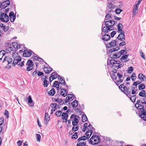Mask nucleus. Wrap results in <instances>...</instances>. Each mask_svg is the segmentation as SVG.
<instances>
[{
	"label": "nucleus",
	"mask_w": 146,
	"mask_h": 146,
	"mask_svg": "<svg viewBox=\"0 0 146 146\" xmlns=\"http://www.w3.org/2000/svg\"><path fill=\"white\" fill-rule=\"evenodd\" d=\"M53 86L56 87L58 90L62 88V86H60V83L57 81H55L54 82L53 84Z\"/></svg>",
	"instance_id": "nucleus-19"
},
{
	"label": "nucleus",
	"mask_w": 146,
	"mask_h": 146,
	"mask_svg": "<svg viewBox=\"0 0 146 146\" xmlns=\"http://www.w3.org/2000/svg\"><path fill=\"white\" fill-rule=\"evenodd\" d=\"M100 141V139L99 136L97 135H93L89 141V143L92 145L97 144Z\"/></svg>",
	"instance_id": "nucleus-4"
},
{
	"label": "nucleus",
	"mask_w": 146,
	"mask_h": 146,
	"mask_svg": "<svg viewBox=\"0 0 146 146\" xmlns=\"http://www.w3.org/2000/svg\"><path fill=\"white\" fill-rule=\"evenodd\" d=\"M138 77L142 82L146 81V77L142 73L139 74L138 75Z\"/></svg>",
	"instance_id": "nucleus-18"
},
{
	"label": "nucleus",
	"mask_w": 146,
	"mask_h": 146,
	"mask_svg": "<svg viewBox=\"0 0 146 146\" xmlns=\"http://www.w3.org/2000/svg\"><path fill=\"white\" fill-rule=\"evenodd\" d=\"M117 26V30L118 33L124 31L122 30V29H123V25L122 24L119 23Z\"/></svg>",
	"instance_id": "nucleus-25"
},
{
	"label": "nucleus",
	"mask_w": 146,
	"mask_h": 146,
	"mask_svg": "<svg viewBox=\"0 0 146 146\" xmlns=\"http://www.w3.org/2000/svg\"><path fill=\"white\" fill-rule=\"evenodd\" d=\"M74 110L76 111L77 113L79 112V114L80 115H81L82 114V112L80 110L79 108H74Z\"/></svg>",
	"instance_id": "nucleus-56"
},
{
	"label": "nucleus",
	"mask_w": 146,
	"mask_h": 146,
	"mask_svg": "<svg viewBox=\"0 0 146 146\" xmlns=\"http://www.w3.org/2000/svg\"><path fill=\"white\" fill-rule=\"evenodd\" d=\"M32 51L30 50H25L23 52V55L25 57H29L32 53Z\"/></svg>",
	"instance_id": "nucleus-10"
},
{
	"label": "nucleus",
	"mask_w": 146,
	"mask_h": 146,
	"mask_svg": "<svg viewBox=\"0 0 146 146\" xmlns=\"http://www.w3.org/2000/svg\"><path fill=\"white\" fill-rule=\"evenodd\" d=\"M110 38V36L108 34H105L102 36V39L104 41H108Z\"/></svg>",
	"instance_id": "nucleus-20"
},
{
	"label": "nucleus",
	"mask_w": 146,
	"mask_h": 146,
	"mask_svg": "<svg viewBox=\"0 0 146 146\" xmlns=\"http://www.w3.org/2000/svg\"><path fill=\"white\" fill-rule=\"evenodd\" d=\"M9 16L11 22H13L16 19L15 15H14V13L13 12H11L9 13Z\"/></svg>",
	"instance_id": "nucleus-12"
},
{
	"label": "nucleus",
	"mask_w": 146,
	"mask_h": 146,
	"mask_svg": "<svg viewBox=\"0 0 146 146\" xmlns=\"http://www.w3.org/2000/svg\"><path fill=\"white\" fill-rule=\"evenodd\" d=\"M104 25V23H103L102 26V31L104 33L106 34L110 32L111 31L113 30V29L106 25L103 27Z\"/></svg>",
	"instance_id": "nucleus-8"
},
{
	"label": "nucleus",
	"mask_w": 146,
	"mask_h": 146,
	"mask_svg": "<svg viewBox=\"0 0 146 146\" xmlns=\"http://www.w3.org/2000/svg\"><path fill=\"white\" fill-rule=\"evenodd\" d=\"M48 84L46 80H45L43 81V85L44 87H47Z\"/></svg>",
	"instance_id": "nucleus-57"
},
{
	"label": "nucleus",
	"mask_w": 146,
	"mask_h": 146,
	"mask_svg": "<svg viewBox=\"0 0 146 146\" xmlns=\"http://www.w3.org/2000/svg\"><path fill=\"white\" fill-rule=\"evenodd\" d=\"M62 118L63 120V121L66 122L67 121L68 115L67 114L64 112L62 113L61 115Z\"/></svg>",
	"instance_id": "nucleus-15"
},
{
	"label": "nucleus",
	"mask_w": 146,
	"mask_h": 146,
	"mask_svg": "<svg viewBox=\"0 0 146 146\" xmlns=\"http://www.w3.org/2000/svg\"><path fill=\"white\" fill-rule=\"evenodd\" d=\"M117 76L118 77L119 80H120L121 81H123L124 77L122 74L118 73L117 74Z\"/></svg>",
	"instance_id": "nucleus-33"
},
{
	"label": "nucleus",
	"mask_w": 146,
	"mask_h": 146,
	"mask_svg": "<svg viewBox=\"0 0 146 146\" xmlns=\"http://www.w3.org/2000/svg\"><path fill=\"white\" fill-rule=\"evenodd\" d=\"M28 103L30 104L29 106L30 107L33 106L34 105V103H33V100L31 98V96H29L28 98Z\"/></svg>",
	"instance_id": "nucleus-23"
},
{
	"label": "nucleus",
	"mask_w": 146,
	"mask_h": 146,
	"mask_svg": "<svg viewBox=\"0 0 146 146\" xmlns=\"http://www.w3.org/2000/svg\"><path fill=\"white\" fill-rule=\"evenodd\" d=\"M50 119L49 116L47 113H46L44 118V122L46 125Z\"/></svg>",
	"instance_id": "nucleus-28"
},
{
	"label": "nucleus",
	"mask_w": 146,
	"mask_h": 146,
	"mask_svg": "<svg viewBox=\"0 0 146 146\" xmlns=\"http://www.w3.org/2000/svg\"><path fill=\"white\" fill-rule=\"evenodd\" d=\"M138 88L139 90H142L145 88V85L143 83L140 84L138 86Z\"/></svg>",
	"instance_id": "nucleus-37"
},
{
	"label": "nucleus",
	"mask_w": 146,
	"mask_h": 146,
	"mask_svg": "<svg viewBox=\"0 0 146 146\" xmlns=\"http://www.w3.org/2000/svg\"><path fill=\"white\" fill-rule=\"evenodd\" d=\"M119 55H120V56L124 54V53H125V54H127V52L125 50H122L120 51L119 52H118Z\"/></svg>",
	"instance_id": "nucleus-45"
},
{
	"label": "nucleus",
	"mask_w": 146,
	"mask_h": 146,
	"mask_svg": "<svg viewBox=\"0 0 146 146\" xmlns=\"http://www.w3.org/2000/svg\"><path fill=\"white\" fill-rule=\"evenodd\" d=\"M117 22V21H113V20H109L108 21H105L104 20V25H106V26H108L109 27L113 29V27L115 25V23Z\"/></svg>",
	"instance_id": "nucleus-5"
},
{
	"label": "nucleus",
	"mask_w": 146,
	"mask_h": 146,
	"mask_svg": "<svg viewBox=\"0 0 146 146\" xmlns=\"http://www.w3.org/2000/svg\"><path fill=\"white\" fill-rule=\"evenodd\" d=\"M122 11V10L121 9L117 8L115 10V13L117 14H119Z\"/></svg>",
	"instance_id": "nucleus-53"
},
{
	"label": "nucleus",
	"mask_w": 146,
	"mask_h": 146,
	"mask_svg": "<svg viewBox=\"0 0 146 146\" xmlns=\"http://www.w3.org/2000/svg\"><path fill=\"white\" fill-rule=\"evenodd\" d=\"M87 139L86 136L85 135H84L82 137L79 138L78 139V142H79L82 140L85 141Z\"/></svg>",
	"instance_id": "nucleus-34"
},
{
	"label": "nucleus",
	"mask_w": 146,
	"mask_h": 146,
	"mask_svg": "<svg viewBox=\"0 0 146 146\" xmlns=\"http://www.w3.org/2000/svg\"><path fill=\"white\" fill-rule=\"evenodd\" d=\"M73 96L70 94H68L67 97L66 98V102H69L72 101L73 99H72Z\"/></svg>",
	"instance_id": "nucleus-27"
},
{
	"label": "nucleus",
	"mask_w": 146,
	"mask_h": 146,
	"mask_svg": "<svg viewBox=\"0 0 146 146\" xmlns=\"http://www.w3.org/2000/svg\"><path fill=\"white\" fill-rule=\"evenodd\" d=\"M110 57L112 58H119L120 57L118 52L113 54H111L110 55Z\"/></svg>",
	"instance_id": "nucleus-29"
},
{
	"label": "nucleus",
	"mask_w": 146,
	"mask_h": 146,
	"mask_svg": "<svg viewBox=\"0 0 146 146\" xmlns=\"http://www.w3.org/2000/svg\"><path fill=\"white\" fill-rule=\"evenodd\" d=\"M60 78V84L62 85L63 86H64L65 85V83L64 80L60 76H59Z\"/></svg>",
	"instance_id": "nucleus-44"
},
{
	"label": "nucleus",
	"mask_w": 146,
	"mask_h": 146,
	"mask_svg": "<svg viewBox=\"0 0 146 146\" xmlns=\"http://www.w3.org/2000/svg\"><path fill=\"white\" fill-rule=\"evenodd\" d=\"M117 42L115 40H113L111 42L107 44V46L108 48H111L112 47L114 46H116Z\"/></svg>",
	"instance_id": "nucleus-13"
},
{
	"label": "nucleus",
	"mask_w": 146,
	"mask_h": 146,
	"mask_svg": "<svg viewBox=\"0 0 146 146\" xmlns=\"http://www.w3.org/2000/svg\"><path fill=\"white\" fill-rule=\"evenodd\" d=\"M0 19L2 22L7 23L9 20V17L7 14L2 13L0 16Z\"/></svg>",
	"instance_id": "nucleus-6"
},
{
	"label": "nucleus",
	"mask_w": 146,
	"mask_h": 146,
	"mask_svg": "<svg viewBox=\"0 0 146 146\" xmlns=\"http://www.w3.org/2000/svg\"><path fill=\"white\" fill-rule=\"evenodd\" d=\"M12 59L9 56H5L3 60V62H5L6 61L8 63V64L11 63L12 61Z\"/></svg>",
	"instance_id": "nucleus-16"
},
{
	"label": "nucleus",
	"mask_w": 146,
	"mask_h": 146,
	"mask_svg": "<svg viewBox=\"0 0 146 146\" xmlns=\"http://www.w3.org/2000/svg\"><path fill=\"white\" fill-rule=\"evenodd\" d=\"M62 113V112L61 111H57L55 113L56 116L58 117L60 116Z\"/></svg>",
	"instance_id": "nucleus-59"
},
{
	"label": "nucleus",
	"mask_w": 146,
	"mask_h": 146,
	"mask_svg": "<svg viewBox=\"0 0 146 146\" xmlns=\"http://www.w3.org/2000/svg\"><path fill=\"white\" fill-rule=\"evenodd\" d=\"M115 6L111 4V3H110L109 4V5L107 7V8H108V9H109V10H112V9H113L114 8H115Z\"/></svg>",
	"instance_id": "nucleus-42"
},
{
	"label": "nucleus",
	"mask_w": 146,
	"mask_h": 146,
	"mask_svg": "<svg viewBox=\"0 0 146 146\" xmlns=\"http://www.w3.org/2000/svg\"><path fill=\"white\" fill-rule=\"evenodd\" d=\"M4 122V118L1 117L0 118V126L2 125Z\"/></svg>",
	"instance_id": "nucleus-61"
},
{
	"label": "nucleus",
	"mask_w": 146,
	"mask_h": 146,
	"mask_svg": "<svg viewBox=\"0 0 146 146\" xmlns=\"http://www.w3.org/2000/svg\"><path fill=\"white\" fill-rule=\"evenodd\" d=\"M79 102L76 100H74V108L78 107V103Z\"/></svg>",
	"instance_id": "nucleus-48"
},
{
	"label": "nucleus",
	"mask_w": 146,
	"mask_h": 146,
	"mask_svg": "<svg viewBox=\"0 0 146 146\" xmlns=\"http://www.w3.org/2000/svg\"><path fill=\"white\" fill-rule=\"evenodd\" d=\"M13 50V48L12 47H8L6 50L5 51L6 53H10Z\"/></svg>",
	"instance_id": "nucleus-40"
},
{
	"label": "nucleus",
	"mask_w": 146,
	"mask_h": 146,
	"mask_svg": "<svg viewBox=\"0 0 146 146\" xmlns=\"http://www.w3.org/2000/svg\"><path fill=\"white\" fill-rule=\"evenodd\" d=\"M37 141L39 142L40 140L41 136L39 134H36Z\"/></svg>",
	"instance_id": "nucleus-51"
},
{
	"label": "nucleus",
	"mask_w": 146,
	"mask_h": 146,
	"mask_svg": "<svg viewBox=\"0 0 146 146\" xmlns=\"http://www.w3.org/2000/svg\"><path fill=\"white\" fill-rule=\"evenodd\" d=\"M133 68L132 66H130L128 68L127 72L128 73H131L133 71Z\"/></svg>",
	"instance_id": "nucleus-54"
},
{
	"label": "nucleus",
	"mask_w": 146,
	"mask_h": 146,
	"mask_svg": "<svg viewBox=\"0 0 146 146\" xmlns=\"http://www.w3.org/2000/svg\"><path fill=\"white\" fill-rule=\"evenodd\" d=\"M124 65L120 64H115L114 65H113L112 66V68H116L117 69H118L119 68H121V67H122Z\"/></svg>",
	"instance_id": "nucleus-26"
},
{
	"label": "nucleus",
	"mask_w": 146,
	"mask_h": 146,
	"mask_svg": "<svg viewBox=\"0 0 146 146\" xmlns=\"http://www.w3.org/2000/svg\"><path fill=\"white\" fill-rule=\"evenodd\" d=\"M55 101L58 102L59 104H60L61 103L62 101V100L60 99H56L55 100Z\"/></svg>",
	"instance_id": "nucleus-63"
},
{
	"label": "nucleus",
	"mask_w": 146,
	"mask_h": 146,
	"mask_svg": "<svg viewBox=\"0 0 146 146\" xmlns=\"http://www.w3.org/2000/svg\"><path fill=\"white\" fill-rule=\"evenodd\" d=\"M141 82L139 81H137L135 82L133 84V85L134 86H136L138 84H140Z\"/></svg>",
	"instance_id": "nucleus-60"
},
{
	"label": "nucleus",
	"mask_w": 146,
	"mask_h": 146,
	"mask_svg": "<svg viewBox=\"0 0 146 146\" xmlns=\"http://www.w3.org/2000/svg\"><path fill=\"white\" fill-rule=\"evenodd\" d=\"M129 55L128 54H125L121 57L120 59L121 60H122L126 59L127 58Z\"/></svg>",
	"instance_id": "nucleus-52"
},
{
	"label": "nucleus",
	"mask_w": 146,
	"mask_h": 146,
	"mask_svg": "<svg viewBox=\"0 0 146 146\" xmlns=\"http://www.w3.org/2000/svg\"><path fill=\"white\" fill-rule=\"evenodd\" d=\"M26 65L28 66L27 68V70L30 71L33 68V62L31 60H29L27 61Z\"/></svg>",
	"instance_id": "nucleus-9"
},
{
	"label": "nucleus",
	"mask_w": 146,
	"mask_h": 146,
	"mask_svg": "<svg viewBox=\"0 0 146 146\" xmlns=\"http://www.w3.org/2000/svg\"><path fill=\"white\" fill-rule=\"evenodd\" d=\"M119 33H120L118 35L117 38L121 41L125 40V38L124 31L119 32Z\"/></svg>",
	"instance_id": "nucleus-11"
},
{
	"label": "nucleus",
	"mask_w": 146,
	"mask_h": 146,
	"mask_svg": "<svg viewBox=\"0 0 146 146\" xmlns=\"http://www.w3.org/2000/svg\"><path fill=\"white\" fill-rule=\"evenodd\" d=\"M12 53H13L12 56L13 58V61L12 65L13 66H15L21 60V58L18 55L17 53L15 52L13 53V52Z\"/></svg>",
	"instance_id": "nucleus-3"
},
{
	"label": "nucleus",
	"mask_w": 146,
	"mask_h": 146,
	"mask_svg": "<svg viewBox=\"0 0 146 146\" xmlns=\"http://www.w3.org/2000/svg\"><path fill=\"white\" fill-rule=\"evenodd\" d=\"M110 62L111 64L112 65L120 64L121 63L120 61L116 60L113 59H111L110 60Z\"/></svg>",
	"instance_id": "nucleus-22"
},
{
	"label": "nucleus",
	"mask_w": 146,
	"mask_h": 146,
	"mask_svg": "<svg viewBox=\"0 0 146 146\" xmlns=\"http://www.w3.org/2000/svg\"><path fill=\"white\" fill-rule=\"evenodd\" d=\"M79 122V120L78 119L76 118L74 119V126L76 125Z\"/></svg>",
	"instance_id": "nucleus-49"
},
{
	"label": "nucleus",
	"mask_w": 146,
	"mask_h": 146,
	"mask_svg": "<svg viewBox=\"0 0 146 146\" xmlns=\"http://www.w3.org/2000/svg\"><path fill=\"white\" fill-rule=\"evenodd\" d=\"M130 99L131 100V101L133 102H135V100L136 99V95H130V96H129V97Z\"/></svg>",
	"instance_id": "nucleus-32"
},
{
	"label": "nucleus",
	"mask_w": 146,
	"mask_h": 146,
	"mask_svg": "<svg viewBox=\"0 0 146 146\" xmlns=\"http://www.w3.org/2000/svg\"><path fill=\"white\" fill-rule=\"evenodd\" d=\"M135 107L137 109L135 110L136 113L138 114L143 120L146 121V101L143 102L141 100H137Z\"/></svg>",
	"instance_id": "nucleus-1"
},
{
	"label": "nucleus",
	"mask_w": 146,
	"mask_h": 146,
	"mask_svg": "<svg viewBox=\"0 0 146 146\" xmlns=\"http://www.w3.org/2000/svg\"><path fill=\"white\" fill-rule=\"evenodd\" d=\"M44 72L46 74H49L50 73L52 70V68L49 66L45 67L43 68Z\"/></svg>",
	"instance_id": "nucleus-17"
},
{
	"label": "nucleus",
	"mask_w": 146,
	"mask_h": 146,
	"mask_svg": "<svg viewBox=\"0 0 146 146\" xmlns=\"http://www.w3.org/2000/svg\"><path fill=\"white\" fill-rule=\"evenodd\" d=\"M113 13H114V11L113 10L108 9L106 11V15L105 16L104 20L105 21L106 20H108L110 19V18L111 19V16Z\"/></svg>",
	"instance_id": "nucleus-7"
},
{
	"label": "nucleus",
	"mask_w": 146,
	"mask_h": 146,
	"mask_svg": "<svg viewBox=\"0 0 146 146\" xmlns=\"http://www.w3.org/2000/svg\"><path fill=\"white\" fill-rule=\"evenodd\" d=\"M88 120V119L86 115L84 114H83L82 116V121L83 122H84Z\"/></svg>",
	"instance_id": "nucleus-35"
},
{
	"label": "nucleus",
	"mask_w": 146,
	"mask_h": 146,
	"mask_svg": "<svg viewBox=\"0 0 146 146\" xmlns=\"http://www.w3.org/2000/svg\"><path fill=\"white\" fill-rule=\"evenodd\" d=\"M55 91L54 89H52L48 92V94L51 96H53L55 93Z\"/></svg>",
	"instance_id": "nucleus-41"
},
{
	"label": "nucleus",
	"mask_w": 146,
	"mask_h": 146,
	"mask_svg": "<svg viewBox=\"0 0 146 146\" xmlns=\"http://www.w3.org/2000/svg\"><path fill=\"white\" fill-rule=\"evenodd\" d=\"M93 133V131L92 130H88L86 131V132L85 133V135H86V137L88 139L89 138L91 135H92Z\"/></svg>",
	"instance_id": "nucleus-24"
},
{
	"label": "nucleus",
	"mask_w": 146,
	"mask_h": 146,
	"mask_svg": "<svg viewBox=\"0 0 146 146\" xmlns=\"http://www.w3.org/2000/svg\"><path fill=\"white\" fill-rule=\"evenodd\" d=\"M111 77L113 80H116L117 79L116 76L114 74V73H112L111 75Z\"/></svg>",
	"instance_id": "nucleus-50"
},
{
	"label": "nucleus",
	"mask_w": 146,
	"mask_h": 146,
	"mask_svg": "<svg viewBox=\"0 0 146 146\" xmlns=\"http://www.w3.org/2000/svg\"><path fill=\"white\" fill-rule=\"evenodd\" d=\"M4 114L6 116V118H8L9 117V113L7 110H5V111Z\"/></svg>",
	"instance_id": "nucleus-58"
},
{
	"label": "nucleus",
	"mask_w": 146,
	"mask_h": 146,
	"mask_svg": "<svg viewBox=\"0 0 146 146\" xmlns=\"http://www.w3.org/2000/svg\"><path fill=\"white\" fill-rule=\"evenodd\" d=\"M86 145V143L85 142H79L77 144V146H85Z\"/></svg>",
	"instance_id": "nucleus-39"
},
{
	"label": "nucleus",
	"mask_w": 146,
	"mask_h": 146,
	"mask_svg": "<svg viewBox=\"0 0 146 146\" xmlns=\"http://www.w3.org/2000/svg\"><path fill=\"white\" fill-rule=\"evenodd\" d=\"M6 52L4 50H2L0 51V60H1L2 58L5 54Z\"/></svg>",
	"instance_id": "nucleus-36"
},
{
	"label": "nucleus",
	"mask_w": 146,
	"mask_h": 146,
	"mask_svg": "<svg viewBox=\"0 0 146 146\" xmlns=\"http://www.w3.org/2000/svg\"><path fill=\"white\" fill-rule=\"evenodd\" d=\"M139 95L140 97H144L145 96V91L142 90L139 93Z\"/></svg>",
	"instance_id": "nucleus-38"
},
{
	"label": "nucleus",
	"mask_w": 146,
	"mask_h": 146,
	"mask_svg": "<svg viewBox=\"0 0 146 146\" xmlns=\"http://www.w3.org/2000/svg\"><path fill=\"white\" fill-rule=\"evenodd\" d=\"M130 78L133 81H135L136 78V76L135 74L134 73H133Z\"/></svg>",
	"instance_id": "nucleus-47"
},
{
	"label": "nucleus",
	"mask_w": 146,
	"mask_h": 146,
	"mask_svg": "<svg viewBox=\"0 0 146 146\" xmlns=\"http://www.w3.org/2000/svg\"><path fill=\"white\" fill-rule=\"evenodd\" d=\"M123 81H121L120 80H117L115 82V83L117 86L119 85L121 82H122Z\"/></svg>",
	"instance_id": "nucleus-62"
},
{
	"label": "nucleus",
	"mask_w": 146,
	"mask_h": 146,
	"mask_svg": "<svg viewBox=\"0 0 146 146\" xmlns=\"http://www.w3.org/2000/svg\"><path fill=\"white\" fill-rule=\"evenodd\" d=\"M13 47L15 48H21V47L23 46V47H24V45L23 44L21 45L19 44L17 42H14L13 43Z\"/></svg>",
	"instance_id": "nucleus-21"
},
{
	"label": "nucleus",
	"mask_w": 146,
	"mask_h": 146,
	"mask_svg": "<svg viewBox=\"0 0 146 146\" xmlns=\"http://www.w3.org/2000/svg\"><path fill=\"white\" fill-rule=\"evenodd\" d=\"M51 76L52 80L56 79L58 77V75L56 72H53L51 74Z\"/></svg>",
	"instance_id": "nucleus-31"
},
{
	"label": "nucleus",
	"mask_w": 146,
	"mask_h": 146,
	"mask_svg": "<svg viewBox=\"0 0 146 146\" xmlns=\"http://www.w3.org/2000/svg\"><path fill=\"white\" fill-rule=\"evenodd\" d=\"M57 104L56 103H52L50 105V106L52 109H56L57 108Z\"/></svg>",
	"instance_id": "nucleus-43"
},
{
	"label": "nucleus",
	"mask_w": 146,
	"mask_h": 146,
	"mask_svg": "<svg viewBox=\"0 0 146 146\" xmlns=\"http://www.w3.org/2000/svg\"><path fill=\"white\" fill-rule=\"evenodd\" d=\"M7 6V5H6V3L3 2L1 3L0 7L1 9H5Z\"/></svg>",
	"instance_id": "nucleus-46"
},
{
	"label": "nucleus",
	"mask_w": 146,
	"mask_h": 146,
	"mask_svg": "<svg viewBox=\"0 0 146 146\" xmlns=\"http://www.w3.org/2000/svg\"><path fill=\"white\" fill-rule=\"evenodd\" d=\"M60 89H61L60 92L61 95L64 97L66 96L67 94V91L66 89L63 88L62 87V88Z\"/></svg>",
	"instance_id": "nucleus-14"
},
{
	"label": "nucleus",
	"mask_w": 146,
	"mask_h": 146,
	"mask_svg": "<svg viewBox=\"0 0 146 146\" xmlns=\"http://www.w3.org/2000/svg\"><path fill=\"white\" fill-rule=\"evenodd\" d=\"M126 44V42L125 41H123L122 42H121L119 43V46H122L125 45Z\"/></svg>",
	"instance_id": "nucleus-64"
},
{
	"label": "nucleus",
	"mask_w": 146,
	"mask_h": 146,
	"mask_svg": "<svg viewBox=\"0 0 146 146\" xmlns=\"http://www.w3.org/2000/svg\"><path fill=\"white\" fill-rule=\"evenodd\" d=\"M119 49V47L118 46H117L115 48H113L109 50H108V52L109 53H112L114 51H117Z\"/></svg>",
	"instance_id": "nucleus-30"
},
{
	"label": "nucleus",
	"mask_w": 146,
	"mask_h": 146,
	"mask_svg": "<svg viewBox=\"0 0 146 146\" xmlns=\"http://www.w3.org/2000/svg\"><path fill=\"white\" fill-rule=\"evenodd\" d=\"M119 88L128 97H129V96L131 95V91L129 90V88H127L125 86L124 83L119 85Z\"/></svg>",
	"instance_id": "nucleus-2"
},
{
	"label": "nucleus",
	"mask_w": 146,
	"mask_h": 146,
	"mask_svg": "<svg viewBox=\"0 0 146 146\" xmlns=\"http://www.w3.org/2000/svg\"><path fill=\"white\" fill-rule=\"evenodd\" d=\"M139 53L141 57L143 58L145 60V58L144 56L143 53L142 52V50H140Z\"/></svg>",
	"instance_id": "nucleus-55"
}]
</instances>
